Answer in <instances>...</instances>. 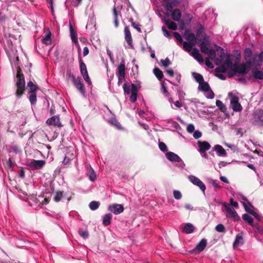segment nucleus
<instances>
[{
	"instance_id": "nucleus-42",
	"label": "nucleus",
	"mask_w": 263,
	"mask_h": 263,
	"mask_svg": "<svg viewBox=\"0 0 263 263\" xmlns=\"http://www.w3.org/2000/svg\"><path fill=\"white\" fill-rule=\"evenodd\" d=\"M113 15L114 18V24L116 27H118L119 25L118 20V14L116 10V7H114L113 9Z\"/></svg>"
},
{
	"instance_id": "nucleus-45",
	"label": "nucleus",
	"mask_w": 263,
	"mask_h": 263,
	"mask_svg": "<svg viewBox=\"0 0 263 263\" xmlns=\"http://www.w3.org/2000/svg\"><path fill=\"white\" fill-rule=\"evenodd\" d=\"M78 232L79 235L84 238H87L88 236V232L86 230H80Z\"/></svg>"
},
{
	"instance_id": "nucleus-54",
	"label": "nucleus",
	"mask_w": 263,
	"mask_h": 263,
	"mask_svg": "<svg viewBox=\"0 0 263 263\" xmlns=\"http://www.w3.org/2000/svg\"><path fill=\"white\" fill-rule=\"evenodd\" d=\"M137 93L135 92H132L129 100L131 102L134 103L137 100Z\"/></svg>"
},
{
	"instance_id": "nucleus-47",
	"label": "nucleus",
	"mask_w": 263,
	"mask_h": 263,
	"mask_svg": "<svg viewBox=\"0 0 263 263\" xmlns=\"http://www.w3.org/2000/svg\"><path fill=\"white\" fill-rule=\"evenodd\" d=\"M109 123H110L112 125L116 126L117 128H120L121 125L120 123L117 121L116 119H112L110 120H109Z\"/></svg>"
},
{
	"instance_id": "nucleus-5",
	"label": "nucleus",
	"mask_w": 263,
	"mask_h": 263,
	"mask_svg": "<svg viewBox=\"0 0 263 263\" xmlns=\"http://www.w3.org/2000/svg\"><path fill=\"white\" fill-rule=\"evenodd\" d=\"M253 123L258 126L263 125V109H257L253 112Z\"/></svg>"
},
{
	"instance_id": "nucleus-50",
	"label": "nucleus",
	"mask_w": 263,
	"mask_h": 263,
	"mask_svg": "<svg viewBox=\"0 0 263 263\" xmlns=\"http://www.w3.org/2000/svg\"><path fill=\"white\" fill-rule=\"evenodd\" d=\"M162 66L165 67H167L171 64V61L168 58H166L165 60H162L161 61Z\"/></svg>"
},
{
	"instance_id": "nucleus-14",
	"label": "nucleus",
	"mask_w": 263,
	"mask_h": 263,
	"mask_svg": "<svg viewBox=\"0 0 263 263\" xmlns=\"http://www.w3.org/2000/svg\"><path fill=\"white\" fill-rule=\"evenodd\" d=\"M184 38L188 41L189 43L196 45V37L195 35L191 32L186 31L184 35Z\"/></svg>"
},
{
	"instance_id": "nucleus-51",
	"label": "nucleus",
	"mask_w": 263,
	"mask_h": 263,
	"mask_svg": "<svg viewBox=\"0 0 263 263\" xmlns=\"http://www.w3.org/2000/svg\"><path fill=\"white\" fill-rule=\"evenodd\" d=\"M162 31L163 32V35L166 36L167 38H171V35L169 33V32L166 29V27L164 26H163L162 27Z\"/></svg>"
},
{
	"instance_id": "nucleus-30",
	"label": "nucleus",
	"mask_w": 263,
	"mask_h": 263,
	"mask_svg": "<svg viewBox=\"0 0 263 263\" xmlns=\"http://www.w3.org/2000/svg\"><path fill=\"white\" fill-rule=\"evenodd\" d=\"M204 249V248H194L191 250H185V251L192 254H197L201 252Z\"/></svg>"
},
{
	"instance_id": "nucleus-23",
	"label": "nucleus",
	"mask_w": 263,
	"mask_h": 263,
	"mask_svg": "<svg viewBox=\"0 0 263 263\" xmlns=\"http://www.w3.org/2000/svg\"><path fill=\"white\" fill-rule=\"evenodd\" d=\"M194 227L192 223H187L183 227L182 231L186 234H190L194 231Z\"/></svg>"
},
{
	"instance_id": "nucleus-34",
	"label": "nucleus",
	"mask_w": 263,
	"mask_h": 263,
	"mask_svg": "<svg viewBox=\"0 0 263 263\" xmlns=\"http://www.w3.org/2000/svg\"><path fill=\"white\" fill-rule=\"evenodd\" d=\"M243 219L247 222L250 225L253 226V220L252 217L247 214H245L242 216Z\"/></svg>"
},
{
	"instance_id": "nucleus-49",
	"label": "nucleus",
	"mask_w": 263,
	"mask_h": 263,
	"mask_svg": "<svg viewBox=\"0 0 263 263\" xmlns=\"http://www.w3.org/2000/svg\"><path fill=\"white\" fill-rule=\"evenodd\" d=\"M215 230L218 232H223L225 230V228L222 224H218L215 227Z\"/></svg>"
},
{
	"instance_id": "nucleus-28",
	"label": "nucleus",
	"mask_w": 263,
	"mask_h": 263,
	"mask_svg": "<svg viewBox=\"0 0 263 263\" xmlns=\"http://www.w3.org/2000/svg\"><path fill=\"white\" fill-rule=\"evenodd\" d=\"M28 98L31 105H34L36 102V92H28Z\"/></svg>"
},
{
	"instance_id": "nucleus-20",
	"label": "nucleus",
	"mask_w": 263,
	"mask_h": 263,
	"mask_svg": "<svg viewBox=\"0 0 263 263\" xmlns=\"http://www.w3.org/2000/svg\"><path fill=\"white\" fill-rule=\"evenodd\" d=\"M191 54L199 62H203V58L201 55L200 54L198 49L196 48H194Z\"/></svg>"
},
{
	"instance_id": "nucleus-8",
	"label": "nucleus",
	"mask_w": 263,
	"mask_h": 263,
	"mask_svg": "<svg viewBox=\"0 0 263 263\" xmlns=\"http://www.w3.org/2000/svg\"><path fill=\"white\" fill-rule=\"evenodd\" d=\"M189 180L194 185L198 186L204 193L206 187L204 184L196 176L191 175L188 177Z\"/></svg>"
},
{
	"instance_id": "nucleus-62",
	"label": "nucleus",
	"mask_w": 263,
	"mask_h": 263,
	"mask_svg": "<svg viewBox=\"0 0 263 263\" xmlns=\"http://www.w3.org/2000/svg\"><path fill=\"white\" fill-rule=\"evenodd\" d=\"M250 214L252 215L253 216H254L255 218H256L257 220H260V216L255 211L253 210L250 213Z\"/></svg>"
},
{
	"instance_id": "nucleus-60",
	"label": "nucleus",
	"mask_w": 263,
	"mask_h": 263,
	"mask_svg": "<svg viewBox=\"0 0 263 263\" xmlns=\"http://www.w3.org/2000/svg\"><path fill=\"white\" fill-rule=\"evenodd\" d=\"M82 76L86 82H87L88 84H91L90 79L89 77L88 73H87L86 74H82Z\"/></svg>"
},
{
	"instance_id": "nucleus-53",
	"label": "nucleus",
	"mask_w": 263,
	"mask_h": 263,
	"mask_svg": "<svg viewBox=\"0 0 263 263\" xmlns=\"http://www.w3.org/2000/svg\"><path fill=\"white\" fill-rule=\"evenodd\" d=\"M242 204L246 211L250 214V213L253 211V207L251 205H248L245 202H243Z\"/></svg>"
},
{
	"instance_id": "nucleus-33",
	"label": "nucleus",
	"mask_w": 263,
	"mask_h": 263,
	"mask_svg": "<svg viewBox=\"0 0 263 263\" xmlns=\"http://www.w3.org/2000/svg\"><path fill=\"white\" fill-rule=\"evenodd\" d=\"M27 86L29 88L28 92H36L37 87L32 82L29 81L28 82Z\"/></svg>"
},
{
	"instance_id": "nucleus-18",
	"label": "nucleus",
	"mask_w": 263,
	"mask_h": 263,
	"mask_svg": "<svg viewBox=\"0 0 263 263\" xmlns=\"http://www.w3.org/2000/svg\"><path fill=\"white\" fill-rule=\"evenodd\" d=\"M172 17L175 21L179 22L181 17L182 13L179 9L172 10Z\"/></svg>"
},
{
	"instance_id": "nucleus-27",
	"label": "nucleus",
	"mask_w": 263,
	"mask_h": 263,
	"mask_svg": "<svg viewBox=\"0 0 263 263\" xmlns=\"http://www.w3.org/2000/svg\"><path fill=\"white\" fill-rule=\"evenodd\" d=\"M245 59L247 61V63L250 65L252 63L251 61L250 60V58L252 56V51L249 48H247L245 50Z\"/></svg>"
},
{
	"instance_id": "nucleus-56",
	"label": "nucleus",
	"mask_w": 263,
	"mask_h": 263,
	"mask_svg": "<svg viewBox=\"0 0 263 263\" xmlns=\"http://www.w3.org/2000/svg\"><path fill=\"white\" fill-rule=\"evenodd\" d=\"M173 34H174L175 37L176 38V39L177 40H178L180 42H182V37H181V35L178 32H174L173 33Z\"/></svg>"
},
{
	"instance_id": "nucleus-13",
	"label": "nucleus",
	"mask_w": 263,
	"mask_h": 263,
	"mask_svg": "<svg viewBox=\"0 0 263 263\" xmlns=\"http://www.w3.org/2000/svg\"><path fill=\"white\" fill-rule=\"evenodd\" d=\"M116 74L120 77H124L125 74V66L124 60H122L120 65L118 66Z\"/></svg>"
},
{
	"instance_id": "nucleus-16",
	"label": "nucleus",
	"mask_w": 263,
	"mask_h": 263,
	"mask_svg": "<svg viewBox=\"0 0 263 263\" xmlns=\"http://www.w3.org/2000/svg\"><path fill=\"white\" fill-rule=\"evenodd\" d=\"M233 69H235L238 73L241 74H246L248 72V69L245 64H239L235 66Z\"/></svg>"
},
{
	"instance_id": "nucleus-19",
	"label": "nucleus",
	"mask_w": 263,
	"mask_h": 263,
	"mask_svg": "<svg viewBox=\"0 0 263 263\" xmlns=\"http://www.w3.org/2000/svg\"><path fill=\"white\" fill-rule=\"evenodd\" d=\"M213 150L216 151L219 156H226L227 155L225 149L220 145H216Z\"/></svg>"
},
{
	"instance_id": "nucleus-59",
	"label": "nucleus",
	"mask_w": 263,
	"mask_h": 263,
	"mask_svg": "<svg viewBox=\"0 0 263 263\" xmlns=\"http://www.w3.org/2000/svg\"><path fill=\"white\" fill-rule=\"evenodd\" d=\"M130 86L132 87V92H135L137 93V91L138 90V88L137 85H136L135 84H132L130 85Z\"/></svg>"
},
{
	"instance_id": "nucleus-46",
	"label": "nucleus",
	"mask_w": 263,
	"mask_h": 263,
	"mask_svg": "<svg viewBox=\"0 0 263 263\" xmlns=\"http://www.w3.org/2000/svg\"><path fill=\"white\" fill-rule=\"evenodd\" d=\"M159 147L160 149V150L163 152H165L167 151V146L164 143L162 142H159Z\"/></svg>"
},
{
	"instance_id": "nucleus-55",
	"label": "nucleus",
	"mask_w": 263,
	"mask_h": 263,
	"mask_svg": "<svg viewBox=\"0 0 263 263\" xmlns=\"http://www.w3.org/2000/svg\"><path fill=\"white\" fill-rule=\"evenodd\" d=\"M206 240L204 239H202L197 245L196 247H203L206 246Z\"/></svg>"
},
{
	"instance_id": "nucleus-4",
	"label": "nucleus",
	"mask_w": 263,
	"mask_h": 263,
	"mask_svg": "<svg viewBox=\"0 0 263 263\" xmlns=\"http://www.w3.org/2000/svg\"><path fill=\"white\" fill-rule=\"evenodd\" d=\"M200 47L201 51L205 54H208L210 57L211 60L215 59L216 56V51L214 49L209 48V43L205 41H202L200 44Z\"/></svg>"
},
{
	"instance_id": "nucleus-21",
	"label": "nucleus",
	"mask_w": 263,
	"mask_h": 263,
	"mask_svg": "<svg viewBox=\"0 0 263 263\" xmlns=\"http://www.w3.org/2000/svg\"><path fill=\"white\" fill-rule=\"evenodd\" d=\"M45 164L44 160H33L30 162V165L36 169L42 168Z\"/></svg>"
},
{
	"instance_id": "nucleus-43",
	"label": "nucleus",
	"mask_w": 263,
	"mask_h": 263,
	"mask_svg": "<svg viewBox=\"0 0 263 263\" xmlns=\"http://www.w3.org/2000/svg\"><path fill=\"white\" fill-rule=\"evenodd\" d=\"M89 178L91 181H95L96 179V173L92 168L89 171Z\"/></svg>"
},
{
	"instance_id": "nucleus-6",
	"label": "nucleus",
	"mask_w": 263,
	"mask_h": 263,
	"mask_svg": "<svg viewBox=\"0 0 263 263\" xmlns=\"http://www.w3.org/2000/svg\"><path fill=\"white\" fill-rule=\"evenodd\" d=\"M198 89L202 91L207 92L206 97L209 99H213L214 97V92L210 89L209 84L203 81L199 83Z\"/></svg>"
},
{
	"instance_id": "nucleus-48",
	"label": "nucleus",
	"mask_w": 263,
	"mask_h": 263,
	"mask_svg": "<svg viewBox=\"0 0 263 263\" xmlns=\"http://www.w3.org/2000/svg\"><path fill=\"white\" fill-rule=\"evenodd\" d=\"M211 58L210 56L209 57H207L205 59V65L210 68H213L214 67V66L213 64L210 61Z\"/></svg>"
},
{
	"instance_id": "nucleus-44",
	"label": "nucleus",
	"mask_w": 263,
	"mask_h": 263,
	"mask_svg": "<svg viewBox=\"0 0 263 263\" xmlns=\"http://www.w3.org/2000/svg\"><path fill=\"white\" fill-rule=\"evenodd\" d=\"M173 196H174V197L177 200H179L182 197V194H181V192L178 190L174 191Z\"/></svg>"
},
{
	"instance_id": "nucleus-9",
	"label": "nucleus",
	"mask_w": 263,
	"mask_h": 263,
	"mask_svg": "<svg viewBox=\"0 0 263 263\" xmlns=\"http://www.w3.org/2000/svg\"><path fill=\"white\" fill-rule=\"evenodd\" d=\"M167 159L171 161H175L177 162H181L180 165L181 167H184L185 164L183 162L182 160L176 154L173 152H167L165 154Z\"/></svg>"
},
{
	"instance_id": "nucleus-3",
	"label": "nucleus",
	"mask_w": 263,
	"mask_h": 263,
	"mask_svg": "<svg viewBox=\"0 0 263 263\" xmlns=\"http://www.w3.org/2000/svg\"><path fill=\"white\" fill-rule=\"evenodd\" d=\"M228 96L230 98L231 106L233 110L235 111H241L242 109V107L240 104L238 102V97L233 95V93L231 92L228 93Z\"/></svg>"
},
{
	"instance_id": "nucleus-64",
	"label": "nucleus",
	"mask_w": 263,
	"mask_h": 263,
	"mask_svg": "<svg viewBox=\"0 0 263 263\" xmlns=\"http://www.w3.org/2000/svg\"><path fill=\"white\" fill-rule=\"evenodd\" d=\"M178 93L179 95V98L180 99H183L184 96L185 95V93L183 91L180 90H179L178 91Z\"/></svg>"
},
{
	"instance_id": "nucleus-61",
	"label": "nucleus",
	"mask_w": 263,
	"mask_h": 263,
	"mask_svg": "<svg viewBox=\"0 0 263 263\" xmlns=\"http://www.w3.org/2000/svg\"><path fill=\"white\" fill-rule=\"evenodd\" d=\"M68 77H69V78L70 79H71V80L72 81L73 84L74 83H75L78 80V78L76 79L75 78L74 76L71 73H69Z\"/></svg>"
},
{
	"instance_id": "nucleus-40",
	"label": "nucleus",
	"mask_w": 263,
	"mask_h": 263,
	"mask_svg": "<svg viewBox=\"0 0 263 263\" xmlns=\"http://www.w3.org/2000/svg\"><path fill=\"white\" fill-rule=\"evenodd\" d=\"M80 70L82 75L83 74H86L87 72L86 66L85 64L81 60H80Z\"/></svg>"
},
{
	"instance_id": "nucleus-52",
	"label": "nucleus",
	"mask_w": 263,
	"mask_h": 263,
	"mask_svg": "<svg viewBox=\"0 0 263 263\" xmlns=\"http://www.w3.org/2000/svg\"><path fill=\"white\" fill-rule=\"evenodd\" d=\"M216 105H217V106L219 107L220 109L222 110L226 108L225 105L220 100H217L216 102Z\"/></svg>"
},
{
	"instance_id": "nucleus-29",
	"label": "nucleus",
	"mask_w": 263,
	"mask_h": 263,
	"mask_svg": "<svg viewBox=\"0 0 263 263\" xmlns=\"http://www.w3.org/2000/svg\"><path fill=\"white\" fill-rule=\"evenodd\" d=\"M165 23L167 27L170 29H172L173 30H176L177 28V25L176 23L172 21H171L170 20H165Z\"/></svg>"
},
{
	"instance_id": "nucleus-7",
	"label": "nucleus",
	"mask_w": 263,
	"mask_h": 263,
	"mask_svg": "<svg viewBox=\"0 0 263 263\" xmlns=\"http://www.w3.org/2000/svg\"><path fill=\"white\" fill-rule=\"evenodd\" d=\"M124 209L123 206L120 204H111L108 206V211L113 213L115 215L121 214L123 212Z\"/></svg>"
},
{
	"instance_id": "nucleus-1",
	"label": "nucleus",
	"mask_w": 263,
	"mask_h": 263,
	"mask_svg": "<svg viewBox=\"0 0 263 263\" xmlns=\"http://www.w3.org/2000/svg\"><path fill=\"white\" fill-rule=\"evenodd\" d=\"M215 64L217 65H221L215 69L217 72H224L227 70L233 69L235 66V64H233L230 55L225 54L223 52L219 58L215 59Z\"/></svg>"
},
{
	"instance_id": "nucleus-11",
	"label": "nucleus",
	"mask_w": 263,
	"mask_h": 263,
	"mask_svg": "<svg viewBox=\"0 0 263 263\" xmlns=\"http://www.w3.org/2000/svg\"><path fill=\"white\" fill-rule=\"evenodd\" d=\"M46 123L48 125L56 126L58 127L62 126L61 123L60 121V118L58 116H54L48 119Z\"/></svg>"
},
{
	"instance_id": "nucleus-63",
	"label": "nucleus",
	"mask_w": 263,
	"mask_h": 263,
	"mask_svg": "<svg viewBox=\"0 0 263 263\" xmlns=\"http://www.w3.org/2000/svg\"><path fill=\"white\" fill-rule=\"evenodd\" d=\"M132 26L134 28H135L138 32H141V28H140V27L139 25L136 24L134 22H132Z\"/></svg>"
},
{
	"instance_id": "nucleus-36",
	"label": "nucleus",
	"mask_w": 263,
	"mask_h": 263,
	"mask_svg": "<svg viewBox=\"0 0 263 263\" xmlns=\"http://www.w3.org/2000/svg\"><path fill=\"white\" fill-rule=\"evenodd\" d=\"M253 76L255 78L262 80L263 79V72L260 70H255L253 71Z\"/></svg>"
},
{
	"instance_id": "nucleus-39",
	"label": "nucleus",
	"mask_w": 263,
	"mask_h": 263,
	"mask_svg": "<svg viewBox=\"0 0 263 263\" xmlns=\"http://www.w3.org/2000/svg\"><path fill=\"white\" fill-rule=\"evenodd\" d=\"M42 43L46 45H49L51 43V33H48L46 36L42 39Z\"/></svg>"
},
{
	"instance_id": "nucleus-12",
	"label": "nucleus",
	"mask_w": 263,
	"mask_h": 263,
	"mask_svg": "<svg viewBox=\"0 0 263 263\" xmlns=\"http://www.w3.org/2000/svg\"><path fill=\"white\" fill-rule=\"evenodd\" d=\"M197 145L199 147L198 151L200 153H205L211 147L210 144L206 141H198Z\"/></svg>"
},
{
	"instance_id": "nucleus-2",
	"label": "nucleus",
	"mask_w": 263,
	"mask_h": 263,
	"mask_svg": "<svg viewBox=\"0 0 263 263\" xmlns=\"http://www.w3.org/2000/svg\"><path fill=\"white\" fill-rule=\"evenodd\" d=\"M21 69H18L17 71L16 74V90L15 92V95L16 97L18 98H21V97L24 93L25 90V81L24 79V77L23 74L21 73Z\"/></svg>"
},
{
	"instance_id": "nucleus-26",
	"label": "nucleus",
	"mask_w": 263,
	"mask_h": 263,
	"mask_svg": "<svg viewBox=\"0 0 263 263\" xmlns=\"http://www.w3.org/2000/svg\"><path fill=\"white\" fill-rule=\"evenodd\" d=\"M243 239L241 233L238 234L235 238V240L233 243V247L237 246H241L243 244Z\"/></svg>"
},
{
	"instance_id": "nucleus-38",
	"label": "nucleus",
	"mask_w": 263,
	"mask_h": 263,
	"mask_svg": "<svg viewBox=\"0 0 263 263\" xmlns=\"http://www.w3.org/2000/svg\"><path fill=\"white\" fill-rule=\"evenodd\" d=\"M63 198V192L61 191H57L55 193L53 199L55 202L60 201Z\"/></svg>"
},
{
	"instance_id": "nucleus-37",
	"label": "nucleus",
	"mask_w": 263,
	"mask_h": 263,
	"mask_svg": "<svg viewBox=\"0 0 263 263\" xmlns=\"http://www.w3.org/2000/svg\"><path fill=\"white\" fill-rule=\"evenodd\" d=\"M123 90L125 95H129L132 93V87L130 85L127 83H125L123 85Z\"/></svg>"
},
{
	"instance_id": "nucleus-17",
	"label": "nucleus",
	"mask_w": 263,
	"mask_h": 263,
	"mask_svg": "<svg viewBox=\"0 0 263 263\" xmlns=\"http://www.w3.org/2000/svg\"><path fill=\"white\" fill-rule=\"evenodd\" d=\"M73 84L82 95H85V88L82 83V80L81 78L78 77V80L74 83Z\"/></svg>"
},
{
	"instance_id": "nucleus-58",
	"label": "nucleus",
	"mask_w": 263,
	"mask_h": 263,
	"mask_svg": "<svg viewBox=\"0 0 263 263\" xmlns=\"http://www.w3.org/2000/svg\"><path fill=\"white\" fill-rule=\"evenodd\" d=\"M195 129V127L193 124H189L187 126V131L190 133H192Z\"/></svg>"
},
{
	"instance_id": "nucleus-15",
	"label": "nucleus",
	"mask_w": 263,
	"mask_h": 263,
	"mask_svg": "<svg viewBox=\"0 0 263 263\" xmlns=\"http://www.w3.org/2000/svg\"><path fill=\"white\" fill-rule=\"evenodd\" d=\"M125 39L129 46H132L133 40L130 33L129 27L126 26L124 28Z\"/></svg>"
},
{
	"instance_id": "nucleus-31",
	"label": "nucleus",
	"mask_w": 263,
	"mask_h": 263,
	"mask_svg": "<svg viewBox=\"0 0 263 263\" xmlns=\"http://www.w3.org/2000/svg\"><path fill=\"white\" fill-rule=\"evenodd\" d=\"M153 71L157 79L161 80L163 76L162 71L158 68H154Z\"/></svg>"
},
{
	"instance_id": "nucleus-10",
	"label": "nucleus",
	"mask_w": 263,
	"mask_h": 263,
	"mask_svg": "<svg viewBox=\"0 0 263 263\" xmlns=\"http://www.w3.org/2000/svg\"><path fill=\"white\" fill-rule=\"evenodd\" d=\"M226 216L227 217L231 218L235 221H237L239 219V216L233 208L226 206Z\"/></svg>"
},
{
	"instance_id": "nucleus-32",
	"label": "nucleus",
	"mask_w": 263,
	"mask_h": 263,
	"mask_svg": "<svg viewBox=\"0 0 263 263\" xmlns=\"http://www.w3.org/2000/svg\"><path fill=\"white\" fill-rule=\"evenodd\" d=\"M183 45L184 49L188 52L191 51L193 49V47L195 46V45H193V44L187 42H183Z\"/></svg>"
},
{
	"instance_id": "nucleus-41",
	"label": "nucleus",
	"mask_w": 263,
	"mask_h": 263,
	"mask_svg": "<svg viewBox=\"0 0 263 263\" xmlns=\"http://www.w3.org/2000/svg\"><path fill=\"white\" fill-rule=\"evenodd\" d=\"M195 80L198 83L202 82L203 80L202 76L199 73L194 72L193 73Z\"/></svg>"
},
{
	"instance_id": "nucleus-25",
	"label": "nucleus",
	"mask_w": 263,
	"mask_h": 263,
	"mask_svg": "<svg viewBox=\"0 0 263 263\" xmlns=\"http://www.w3.org/2000/svg\"><path fill=\"white\" fill-rule=\"evenodd\" d=\"M70 33L71 39L72 42L74 43L76 45H79L76 32L73 30L71 25H70Z\"/></svg>"
},
{
	"instance_id": "nucleus-35",
	"label": "nucleus",
	"mask_w": 263,
	"mask_h": 263,
	"mask_svg": "<svg viewBox=\"0 0 263 263\" xmlns=\"http://www.w3.org/2000/svg\"><path fill=\"white\" fill-rule=\"evenodd\" d=\"M100 203L98 201H92L89 203V207L91 210H96L99 207Z\"/></svg>"
},
{
	"instance_id": "nucleus-24",
	"label": "nucleus",
	"mask_w": 263,
	"mask_h": 263,
	"mask_svg": "<svg viewBox=\"0 0 263 263\" xmlns=\"http://www.w3.org/2000/svg\"><path fill=\"white\" fill-rule=\"evenodd\" d=\"M112 218V215L110 213H108L104 215L103 217V224L105 226L109 225L111 223V219Z\"/></svg>"
},
{
	"instance_id": "nucleus-57",
	"label": "nucleus",
	"mask_w": 263,
	"mask_h": 263,
	"mask_svg": "<svg viewBox=\"0 0 263 263\" xmlns=\"http://www.w3.org/2000/svg\"><path fill=\"white\" fill-rule=\"evenodd\" d=\"M202 136L201 133L199 130H196L193 134V137L197 139L200 138Z\"/></svg>"
},
{
	"instance_id": "nucleus-22",
	"label": "nucleus",
	"mask_w": 263,
	"mask_h": 263,
	"mask_svg": "<svg viewBox=\"0 0 263 263\" xmlns=\"http://www.w3.org/2000/svg\"><path fill=\"white\" fill-rule=\"evenodd\" d=\"M178 0H173L171 2H167L164 5L165 9L168 11H172L174 6H177L179 4Z\"/></svg>"
}]
</instances>
